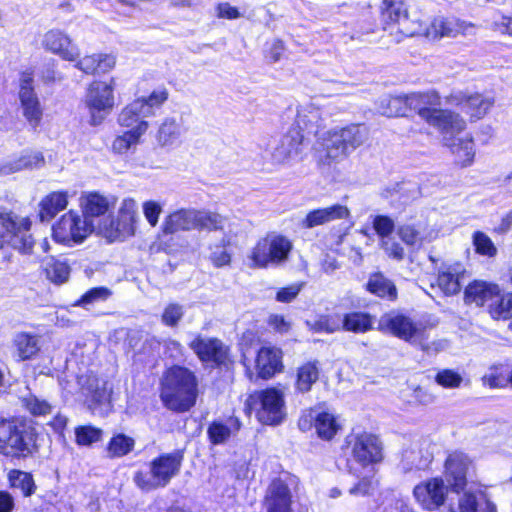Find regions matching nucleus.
<instances>
[{
  "label": "nucleus",
  "mask_w": 512,
  "mask_h": 512,
  "mask_svg": "<svg viewBox=\"0 0 512 512\" xmlns=\"http://www.w3.org/2000/svg\"><path fill=\"white\" fill-rule=\"evenodd\" d=\"M21 408L30 416L0 417V455L10 462H22L38 456L41 434L33 419L53 413L54 405L33 392L19 397Z\"/></svg>",
  "instance_id": "nucleus-1"
},
{
  "label": "nucleus",
  "mask_w": 512,
  "mask_h": 512,
  "mask_svg": "<svg viewBox=\"0 0 512 512\" xmlns=\"http://www.w3.org/2000/svg\"><path fill=\"white\" fill-rule=\"evenodd\" d=\"M159 398L162 405L174 413L190 411L199 395V379L188 366L174 363L166 367L159 379Z\"/></svg>",
  "instance_id": "nucleus-2"
},
{
  "label": "nucleus",
  "mask_w": 512,
  "mask_h": 512,
  "mask_svg": "<svg viewBox=\"0 0 512 512\" xmlns=\"http://www.w3.org/2000/svg\"><path fill=\"white\" fill-rule=\"evenodd\" d=\"M411 116L418 115L441 134H459L466 129L464 118L453 110L443 109L442 97L435 89L408 93Z\"/></svg>",
  "instance_id": "nucleus-3"
},
{
  "label": "nucleus",
  "mask_w": 512,
  "mask_h": 512,
  "mask_svg": "<svg viewBox=\"0 0 512 512\" xmlns=\"http://www.w3.org/2000/svg\"><path fill=\"white\" fill-rule=\"evenodd\" d=\"M183 461V449L160 453L149 462V472H134L133 482L143 492L164 488L180 473Z\"/></svg>",
  "instance_id": "nucleus-4"
},
{
  "label": "nucleus",
  "mask_w": 512,
  "mask_h": 512,
  "mask_svg": "<svg viewBox=\"0 0 512 512\" xmlns=\"http://www.w3.org/2000/svg\"><path fill=\"white\" fill-rule=\"evenodd\" d=\"M244 412L254 413L263 425L277 426L286 418V402L282 390L268 386L249 393L244 401Z\"/></svg>",
  "instance_id": "nucleus-5"
},
{
  "label": "nucleus",
  "mask_w": 512,
  "mask_h": 512,
  "mask_svg": "<svg viewBox=\"0 0 512 512\" xmlns=\"http://www.w3.org/2000/svg\"><path fill=\"white\" fill-rule=\"evenodd\" d=\"M30 216L19 217L12 210L0 207V249L10 247L21 254H31L35 245Z\"/></svg>",
  "instance_id": "nucleus-6"
},
{
  "label": "nucleus",
  "mask_w": 512,
  "mask_h": 512,
  "mask_svg": "<svg viewBox=\"0 0 512 512\" xmlns=\"http://www.w3.org/2000/svg\"><path fill=\"white\" fill-rule=\"evenodd\" d=\"M293 250L292 241L283 234H266L256 241L248 258L252 269H267L284 264Z\"/></svg>",
  "instance_id": "nucleus-7"
},
{
  "label": "nucleus",
  "mask_w": 512,
  "mask_h": 512,
  "mask_svg": "<svg viewBox=\"0 0 512 512\" xmlns=\"http://www.w3.org/2000/svg\"><path fill=\"white\" fill-rule=\"evenodd\" d=\"M188 347L204 367L228 371L235 365L231 347L218 337L197 334L188 343Z\"/></svg>",
  "instance_id": "nucleus-8"
},
{
  "label": "nucleus",
  "mask_w": 512,
  "mask_h": 512,
  "mask_svg": "<svg viewBox=\"0 0 512 512\" xmlns=\"http://www.w3.org/2000/svg\"><path fill=\"white\" fill-rule=\"evenodd\" d=\"M324 153L319 156L318 164L331 166L345 159L351 150L363 142L359 125H349L339 130L329 131L324 138Z\"/></svg>",
  "instance_id": "nucleus-9"
},
{
  "label": "nucleus",
  "mask_w": 512,
  "mask_h": 512,
  "mask_svg": "<svg viewBox=\"0 0 512 512\" xmlns=\"http://www.w3.org/2000/svg\"><path fill=\"white\" fill-rule=\"evenodd\" d=\"M192 229H194L193 210L180 208L168 213L155 238L157 251L166 254L175 253L180 246L175 234Z\"/></svg>",
  "instance_id": "nucleus-10"
},
{
  "label": "nucleus",
  "mask_w": 512,
  "mask_h": 512,
  "mask_svg": "<svg viewBox=\"0 0 512 512\" xmlns=\"http://www.w3.org/2000/svg\"><path fill=\"white\" fill-rule=\"evenodd\" d=\"M353 461L362 468L373 467L384 460V447L379 436L362 431L350 434L345 439Z\"/></svg>",
  "instance_id": "nucleus-11"
},
{
  "label": "nucleus",
  "mask_w": 512,
  "mask_h": 512,
  "mask_svg": "<svg viewBox=\"0 0 512 512\" xmlns=\"http://www.w3.org/2000/svg\"><path fill=\"white\" fill-rule=\"evenodd\" d=\"M94 230L93 223L74 210H69L53 224L52 238L56 243L72 246L81 244Z\"/></svg>",
  "instance_id": "nucleus-12"
},
{
  "label": "nucleus",
  "mask_w": 512,
  "mask_h": 512,
  "mask_svg": "<svg viewBox=\"0 0 512 512\" xmlns=\"http://www.w3.org/2000/svg\"><path fill=\"white\" fill-rule=\"evenodd\" d=\"M115 79L111 78L109 83L100 80H93L87 87L85 105L88 109L92 126L103 123L106 117L113 110Z\"/></svg>",
  "instance_id": "nucleus-13"
},
{
  "label": "nucleus",
  "mask_w": 512,
  "mask_h": 512,
  "mask_svg": "<svg viewBox=\"0 0 512 512\" xmlns=\"http://www.w3.org/2000/svg\"><path fill=\"white\" fill-rule=\"evenodd\" d=\"M297 426L302 432L314 429L316 437L324 442H332L343 430L340 417L326 409H308L299 416Z\"/></svg>",
  "instance_id": "nucleus-14"
},
{
  "label": "nucleus",
  "mask_w": 512,
  "mask_h": 512,
  "mask_svg": "<svg viewBox=\"0 0 512 512\" xmlns=\"http://www.w3.org/2000/svg\"><path fill=\"white\" fill-rule=\"evenodd\" d=\"M137 204L133 198L122 200L115 218L101 226V231L108 242L125 241L135 235Z\"/></svg>",
  "instance_id": "nucleus-15"
},
{
  "label": "nucleus",
  "mask_w": 512,
  "mask_h": 512,
  "mask_svg": "<svg viewBox=\"0 0 512 512\" xmlns=\"http://www.w3.org/2000/svg\"><path fill=\"white\" fill-rule=\"evenodd\" d=\"M285 370L284 351L282 348L266 344L260 346L254 356L253 371L248 367L246 375L249 379L269 381Z\"/></svg>",
  "instance_id": "nucleus-16"
},
{
  "label": "nucleus",
  "mask_w": 512,
  "mask_h": 512,
  "mask_svg": "<svg viewBox=\"0 0 512 512\" xmlns=\"http://www.w3.org/2000/svg\"><path fill=\"white\" fill-rule=\"evenodd\" d=\"M449 487L441 476H435L420 481L413 488V497L424 511L439 510L448 497Z\"/></svg>",
  "instance_id": "nucleus-17"
},
{
  "label": "nucleus",
  "mask_w": 512,
  "mask_h": 512,
  "mask_svg": "<svg viewBox=\"0 0 512 512\" xmlns=\"http://www.w3.org/2000/svg\"><path fill=\"white\" fill-rule=\"evenodd\" d=\"M473 466V460L467 453L461 450H454L446 456L443 468L444 475L449 482V488L452 492L459 494L464 491L468 485V472Z\"/></svg>",
  "instance_id": "nucleus-18"
},
{
  "label": "nucleus",
  "mask_w": 512,
  "mask_h": 512,
  "mask_svg": "<svg viewBox=\"0 0 512 512\" xmlns=\"http://www.w3.org/2000/svg\"><path fill=\"white\" fill-rule=\"evenodd\" d=\"M377 330L410 342L419 333L416 323L407 315L390 310L380 317Z\"/></svg>",
  "instance_id": "nucleus-19"
},
{
  "label": "nucleus",
  "mask_w": 512,
  "mask_h": 512,
  "mask_svg": "<svg viewBox=\"0 0 512 512\" xmlns=\"http://www.w3.org/2000/svg\"><path fill=\"white\" fill-rule=\"evenodd\" d=\"M500 286L494 281L473 279L464 287V303L476 308H483L488 313V307L497 296Z\"/></svg>",
  "instance_id": "nucleus-20"
},
{
  "label": "nucleus",
  "mask_w": 512,
  "mask_h": 512,
  "mask_svg": "<svg viewBox=\"0 0 512 512\" xmlns=\"http://www.w3.org/2000/svg\"><path fill=\"white\" fill-rule=\"evenodd\" d=\"M42 47L46 52L59 56L62 60L75 62L80 55L78 47L64 31L52 28L45 32Z\"/></svg>",
  "instance_id": "nucleus-21"
},
{
  "label": "nucleus",
  "mask_w": 512,
  "mask_h": 512,
  "mask_svg": "<svg viewBox=\"0 0 512 512\" xmlns=\"http://www.w3.org/2000/svg\"><path fill=\"white\" fill-rule=\"evenodd\" d=\"M293 497L288 484L281 478L271 480L263 497L266 512H293Z\"/></svg>",
  "instance_id": "nucleus-22"
},
{
  "label": "nucleus",
  "mask_w": 512,
  "mask_h": 512,
  "mask_svg": "<svg viewBox=\"0 0 512 512\" xmlns=\"http://www.w3.org/2000/svg\"><path fill=\"white\" fill-rule=\"evenodd\" d=\"M349 216L350 211L348 207L337 203L328 207L310 210L300 221V227L303 229H312L334 220L347 219Z\"/></svg>",
  "instance_id": "nucleus-23"
},
{
  "label": "nucleus",
  "mask_w": 512,
  "mask_h": 512,
  "mask_svg": "<svg viewBox=\"0 0 512 512\" xmlns=\"http://www.w3.org/2000/svg\"><path fill=\"white\" fill-rule=\"evenodd\" d=\"M322 365L318 359H308L300 363L295 369L294 389L298 394L309 393L319 381Z\"/></svg>",
  "instance_id": "nucleus-24"
},
{
  "label": "nucleus",
  "mask_w": 512,
  "mask_h": 512,
  "mask_svg": "<svg viewBox=\"0 0 512 512\" xmlns=\"http://www.w3.org/2000/svg\"><path fill=\"white\" fill-rule=\"evenodd\" d=\"M379 15L383 30L396 27L409 18L407 0H382Z\"/></svg>",
  "instance_id": "nucleus-25"
},
{
  "label": "nucleus",
  "mask_w": 512,
  "mask_h": 512,
  "mask_svg": "<svg viewBox=\"0 0 512 512\" xmlns=\"http://www.w3.org/2000/svg\"><path fill=\"white\" fill-rule=\"evenodd\" d=\"M242 428V422L239 417L230 415L226 418V423L213 420L207 427V438L212 445L224 444L232 435H236Z\"/></svg>",
  "instance_id": "nucleus-26"
},
{
  "label": "nucleus",
  "mask_w": 512,
  "mask_h": 512,
  "mask_svg": "<svg viewBox=\"0 0 512 512\" xmlns=\"http://www.w3.org/2000/svg\"><path fill=\"white\" fill-rule=\"evenodd\" d=\"M364 288L371 295L389 302H395L398 299V288L395 282L381 271L371 273Z\"/></svg>",
  "instance_id": "nucleus-27"
},
{
  "label": "nucleus",
  "mask_w": 512,
  "mask_h": 512,
  "mask_svg": "<svg viewBox=\"0 0 512 512\" xmlns=\"http://www.w3.org/2000/svg\"><path fill=\"white\" fill-rule=\"evenodd\" d=\"M304 139L303 128L298 122H294L281 138L275 151L282 160H287L301 153Z\"/></svg>",
  "instance_id": "nucleus-28"
},
{
  "label": "nucleus",
  "mask_w": 512,
  "mask_h": 512,
  "mask_svg": "<svg viewBox=\"0 0 512 512\" xmlns=\"http://www.w3.org/2000/svg\"><path fill=\"white\" fill-rule=\"evenodd\" d=\"M75 62V68L87 75L106 74L113 70L116 64L113 56L103 53L86 55Z\"/></svg>",
  "instance_id": "nucleus-29"
},
{
  "label": "nucleus",
  "mask_w": 512,
  "mask_h": 512,
  "mask_svg": "<svg viewBox=\"0 0 512 512\" xmlns=\"http://www.w3.org/2000/svg\"><path fill=\"white\" fill-rule=\"evenodd\" d=\"M148 128V121H141L133 128L117 135L111 144L112 152L118 155L127 154L132 147L141 142V137L147 132Z\"/></svg>",
  "instance_id": "nucleus-30"
},
{
  "label": "nucleus",
  "mask_w": 512,
  "mask_h": 512,
  "mask_svg": "<svg viewBox=\"0 0 512 512\" xmlns=\"http://www.w3.org/2000/svg\"><path fill=\"white\" fill-rule=\"evenodd\" d=\"M375 317L368 311L351 310L342 315L344 332L365 334L374 329Z\"/></svg>",
  "instance_id": "nucleus-31"
},
{
  "label": "nucleus",
  "mask_w": 512,
  "mask_h": 512,
  "mask_svg": "<svg viewBox=\"0 0 512 512\" xmlns=\"http://www.w3.org/2000/svg\"><path fill=\"white\" fill-rule=\"evenodd\" d=\"M457 105L473 122L483 118L491 104L480 93H473L458 96Z\"/></svg>",
  "instance_id": "nucleus-32"
},
{
  "label": "nucleus",
  "mask_w": 512,
  "mask_h": 512,
  "mask_svg": "<svg viewBox=\"0 0 512 512\" xmlns=\"http://www.w3.org/2000/svg\"><path fill=\"white\" fill-rule=\"evenodd\" d=\"M68 205L66 191H53L44 196L39 203L38 217L41 221H50Z\"/></svg>",
  "instance_id": "nucleus-33"
},
{
  "label": "nucleus",
  "mask_w": 512,
  "mask_h": 512,
  "mask_svg": "<svg viewBox=\"0 0 512 512\" xmlns=\"http://www.w3.org/2000/svg\"><path fill=\"white\" fill-rule=\"evenodd\" d=\"M490 318L494 321H509L512 319V291L500 286L497 296L488 307Z\"/></svg>",
  "instance_id": "nucleus-34"
},
{
  "label": "nucleus",
  "mask_w": 512,
  "mask_h": 512,
  "mask_svg": "<svg viewBox=\"0 0 512 512\" xmlns=\"http://www.w3.org/2000/svg\"><path fill=\"white\" fill-rule=\"evenodd\" d=\"M464 275V271H458L453 266L439 270L436 277V285L445 296H454L461 291L460 280Z\"/></svg>",
  "instance_id": "nucleus-35"
},
{
  "label": "nucleus",
  "mask_w": 512,
  "mask_h": 512,
  "mask_svg": "<svg viewBox=\"0 0 512 512\" xmlns=\"http://www.w3.org/2000/svg\"><path fill=\"white\" fill-rule=\"evenodd\" d=\"M225 220L224 216L214 211L193 210L194 229L199 231H223Z\"/></svg>",
  "instance_id": "nucleus-36"
},
{
  "label": "nucleus",
  "mask_w": 512,
  "mask_h": 512,
  "mask_svg": "<svg viewBox=\"0 0 512 512\" xmlns=\"http://www.w3.org/2000/svg\"><path fill=\"white\" fill-rule=\"evenodd\" d=\"M8 485L12 489H19L23 497L32 496L37 489L31 472L13 468L7 474Z\"/></svg>",
  "instance_id": "nucleus-37"
},
{
  "label": "nucleus",
  "mask_w": 512,
  "mask_h": 512,
  "mask_svg": "<svg viewBox=\"0 0 512 512\" xmlns=\"http://www.w3.org/2000/svg\"><path fill=\"white\" fill-rule=\"evenodd\" d=\"M13 346L19 361L33 359L40 350L35 335L29 332L17 333L13 339Z\"/></svg>",
  "instance_id": "nucleus-38"
},
{
  "label": "nucleus",
  "mask_w": 512,
  "mask_h": 512,
  "mask_svg": "<svg viewBox=\"0 0 512 512\" xmlns=\"http://www.w3.org/2000/svg\"><path fill=\"white\" fill-rule=\"evenodd\" d=\"M22 114L29 125L36 129L43 118V108L37 95H23L19 97Z\"/></svg>",
  "instance_id": "nucleus-39"
},
{
  "label": "nucleus",
  "mask_w": 512,
  "mask_h": 512,
  "mask_svg": "<svg viewBox=\"0 0 512 512\" xmlns=\"http://www.w3.org/2000/svg\"><path fill=\"white\" fill-rule=\"evenodd\" d=\"M451 150L456 157L455 165L457 167L466 168L474 163L476 152L472 136L459 139L458 142L452 146Z\"/></svg>",
  "instance_id": "nucleus-40"
},
{
  "label": "nucleus",
  "mask_w": 512,
  "mask_h": 512,
  "mask_svg": "<svg viewBox=\"0 0 512 512\" xmlns=\"http://www.w3.org/2000/svg\"><path fill=\"white\" fill-rule=\"evenodd\" d=\"M136 445L133 437L124 433L114 434L106 445V451L110 458H122L130 454Z\"/></svg>",
  "instance_id": "nucleus-41"
},
{
  "label": "nucleus",
  "mask_w": 512,
  "mask_h": 512,
  "mask_svg": "<svg viewBox=\"0 0 512 512\" xmlns=\"http://www.w3.org/2000/svg\"><path fill=\"white\" fill-rule=\"evenodd\" d=\"M408 102V94L390 95L382 102L383 114L387 117H409Z\"/></svg>",
  "instance_id": "nucleus-42"
},
{
  "label": "nucleus",
  "mask_w": 512,
  "mask_h": 512,
  "mask_svg": "<svg viewBox=\"0 0 512 512\" xmlns=\"http://www.w3.org/2000/svg\"><path fill=\"white\" fill-rule=\"evenodd\" d=\"M510 364L508 362L495 363L489 367V372L483 376L484 384L492 389L508 387V375Z\"/></svg>",
  "instance_id": "nucleus-43"
},
{
  "label": "nucleus",
  "mask_w": 512,
  "mask_h": 512,
  "mask_svg": "<svg viewBox=\"0 0 512 512\" xmlns=\"http://www.w3.org/2000/svg\"><path fill=\"white\" fill-rule=\"evenodd\" d=\"M70 266L68 263L51 258L44 267L46 278L55 285H62L68 281L70 276Z\"/></svg>",
  "instance_id": "nucleus-44"
},
{
  "label": "nucleus",
  "mask_w": 512,
  "mask_h": 512,
  "mask_svg": "<svg viewBox=\"0 0 512 512\" xmlns=\"http://www.w3.org/2000/svg\"><path fill=\"white\" fill-rule=\"evenodd\" d=\"M141 116H147L144 108L141 107L140 102L134 99L132 102L125 105L118 115V124L121 127L133 128L138 122H141Z\"/></svg>",
  "instance_id": "nucleus-45"
},
{
  "label": "nucleus",
  "mask_w": 512,
  "mask_h": 512,
  "mask_svg": "<svg viewBox=\"0 0 512 512\" xmlns=\"http://www.w3.org/2000/svg\"><path fill=\"white\" fill-rule=\"evenodd\" d=\"M109 207V201L105 196L98 192H90L86 196L83 206L84 218L100 217L107 213Z\"/></svg>",
  "instance_id": "nucleus-46"
},
{
  "label": "nucleus",
  "mask_w": 512,
  "mask_h": 512,
  "mask_svg": "<svg viewBox=\"0 0 512 512\" xmlns=\"http://www.w3.org/2000/svg\"><path fill=\"white\" fill-rule=\"evenodd\" d=\"M75 443L80 446H91L102 440L103 431L92 424L78 425L74 428Z\"/></svg>",
  "instance_id": "nucleus-47"
},
{
  "label": "nucleus",
  "mask_w": 512,
  "mask_h": 512,
  "mask_svg": "<svg viewBox=\"0 0 512 512\" xmlns=\"http://www.w3.org/2000/svg\"><path fill=\"white\" fill-rule=\"evenodd\" d=\"M180 136V127L175 119L166 118L159 126L156 134L157 143L161 147L172 145Z\"/></svg>",
  "instance_id": "nucleus-48"
},
{
  "label": "nucleus",
  "mask_w": 512,
  "mask_h": 512,
  "mask_svg": "<svg viewBox=\"0 0 512 512\" xmlns=\"http://www.w3.org/2000/svg\"><path fill=\"white\" fill-rule=\"evenodd\" d=\"M472 244L476 254L493 258L497 255V247L492 239L483 231L477 230L472 234Z\"/></svg>",
  "instance_id": "nucleus-49"
},
{
  "label": "nucleus",
  "mask_w": 512,
  "mask_h": 512,
  "mask_svg": "<svg viewBox=\"0 0 512 512\" xmlns=\"http://www.w3.org/2000/svg\"><path fill=\"white\" fill-rule=\"evenodd\" d=\"M314 330L327 334L343 331L342 316L337 313L319 315L314 321Z\"/></svg>",
  "instance_id": "nucleus-50"
},
{
  "label": "nucleus",
  "mask_w": 512,
  "mask_h": 512,
  "mask_svg": "<svg viewBox=\"0 0 512 512\" xmlns=\"http://www.w3.org/2000/svg\"><path fill=\"white\" fill-rule=\"evenodd\" d=\"M169 98L168 90L163 87L159 90L152 91L146 97L136 98L141 107L146 111V115L151 116L154 114V109L160 108Z\"/></svg>",
  "instance_id": "nucleus-51"
},
{
  "label": "nucleus",
  "mask_w": 512,
  "mask_h": 512,
  "mask_svg": "<svg viewBox=\"0 0 512 512\" xmlns=\"http://www.w3.org/2000/svg\"><path fill=\"white\" fill-rule=\"evenodd\" d=\"M112 296V291L106 286H96L87 290L76 300L74 306L86 308L88 305L99 301H106Z\"/></svg>",
  "instance_id": "nucleus-52"
},
{
  "label": "nucleus",
  "mask_w": 512,
  "mask_h": 512,
  "mask_svg": "<svg viewBox=\"0 0 512 512\" xmlns=\"http://www.w3.org/2000/svg\"><path fill=\"white\" fill-rule=\"evenodd\" d=\"M231 246V239L223 237L219 241L217 247L223 248L222 250H215L209 255V260L214 268L228 267L232 263V253L226 248Z\"/></svg>",
  "instance_id": "nucleus-53"
},
{
  "label": "nucleus",
  "mask_w": 512,
  "mask_h": 512,
  "mask_svg": "<svg viewBox=\"0 0 512 512\" xmlns=\"http://www.w3.org/2000/svg\"><path fill=\"white\" fill-rule=\"evenodd\" d=\"M434 380L439 386L445 389H454L460 387L463 378L457 371L445 368L435 374Z\"/></svg>",
  "instance_id": "nucleus-54"
},
{
  "label": "nucleus",
  "mask_w": 512,
  "mask_h": 512,
  "mask_svg": "<svg viewBox=\"0 0 512 512\" xmlns=\"http://www.w3.org/2000/svg\"><path fill=\"white\" fill-rule=\"evenodd\" d=\"M372 227L380 239H385L395 230V223L389 215L379 214L374 216Z\"/></svg>",
  "instance_id": "nucleus-55"
},
{
  "label": "nucleus",
  "mask_w": 512,
  "mask_h": 512,
  "mask_svg": "<svg viewBox=\"0 0 512 512\" xmlns=\"http://www.w3.org/2000/svg\"><path fill=\"white\" fill-rule=\"evenodd\" d=\"M397 235L400 240L407 246H416L422 242V235L414 224H403L398 226Z\"/></svg>",
  "instance_id": "nucleus-56"
},
{
  "label": "nucleus",
  "mask_w": 512,
  "mask_h": 512,
  "mask_svg": "<svg viewBox=\"0 0 512 512\" xmlns=\"http://www.w3.org/2000/svg\"><path fill=\"white\" fill-rule=\"evenodd\" d=\"M184 315L183 307L178 303H169L161 314V321L168 327H176Z\"/></svg>",
  "instance_id": "nucleus-57"
},
{
  "label": "nucleus",
  "mask_w": 512,
  "mask_h": 512,
  "mask_svg": "<svg viewBox=\"0 0 512 512\" xmlns=\"http://www.w3.org/2000/svg\"><path fill=\"white\" fill-rule=\"evenodd\" d=\"M143 214L151 227H156L162 213L161 205L154 200L145 201L142 205Z\"/></svg>",
  "instance_id": "nucleus-58"
},
{
  "label": "nucleus",
  "mask_w": 512,
  "mask_h": 512,
  "mask_svg": "<svg viewBox=\"0 0 512 512\" xmlns=\"http://www.w3.org/2000/svg\"><path fill=\"white\" fill-rule=\"evenodd\" d=\"M458 500L459 512H478L479 502L477 493L474 491H462Z\"/></svg>",
  "instance_id": "nucleus-59"
},
{
  "label": "nucleus",
  "mask_w": 512,
  "mask_h": 512,
  "mask_svg": "<svg viewBox=\"0 0 512 512\" xmlns=\"http://www.w3.org/2000/svg\"><path fill=\"white\" fill-rule=\"evenodd\" d=\"M267 324L274 332L279 334H286L291 329V323L282 314H270Z\"/></svg>",
  "instance_id": "nucleus-60"
},
{
  "label": "nucleus",
  "mask_w": 512,
  "mask_h": 512,
  "mask_svg": "<svg viewBox=\"0 0 512 512\" xmlns=\"http://www.w3.org/2000/svg\"><path fill=\"white\" fill-rule=\"evenodd\" d=\"M68 425V418L61 412L54 414L51 419L47 422V426L56 434L58 437H64L65 431Z\"/></svg>",
  "instance_id": "nucleus-61"
},
{
  "label": "nucleus",
  "mask_w": 512,
  "mask_h": 512,
  "mask_svg": "<svg viewBox=\"0 0 512 512\" xmlns=\"http://www.w3.org/2000/svg\"><path fill=\"white\" fill-rule=\"evenodd\" d=\"M373 491V479L370 476H364L358 480L349 490L351 495L366 496Z\"/></svg>",
  "instance_id": "nucleus-62"
},
{
  "label": "nucleus",
  "mask_w": 512,
  "mask_h": 512,
  "mask_svg": "<svg viewBox=\"0 0 512 512\" xmlns=\"http://www.w3.org/2000/svg\"><path fill=\"white\" fill-rule=\"evenodd\" d=\"M300 292L299 285H288L281 287L277 290L275 299L281 303H290L292 302Z\"/></svg>",
  "instance_id": "nucleus-63"
},
{
  "label": "nucleus",
  "mask_w": 512,
  "mask_h": 512,
  "mask_svg": "<svg viewBox=\"0 0 512 512\" xmlns=\"http://www.w3.org/2000/svg\"><path fill=\"white\" fill-rule=\"evenodd\" d=\"M285 45L283 40L274 39L270 45V47L265 52V58L269 63H276L281 59L282 54L284 53Z\"/></svg>",
  "instance_id": "nucleus-64"
}]
</instances>
